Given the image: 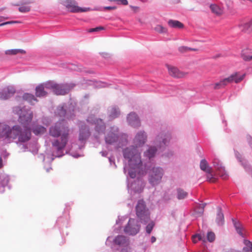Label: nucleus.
<instances>
[{"label": "nucleus", "instance_id": "cd10ccee", "mask_svg": "<svg viewBox=\"0 0 252 252\" xmlns=\"http://www.w3.org/2000/svg\"><path fill=\"white\" fill-rule=\"evenodd\" d=\"M46 89L43 85L41 84L36 87L35 94L37 97H44L46 96L47 93L45 90Z\"/></svg>", "mask_w": 252, "mask_h": 252}, {"label": "nucleus", "instance_id": "3c124183", "mask_svg": "<svg viewBox=\"0 0 252 252\" xmlns=\"http://www.w3.org/2000/svg\"><path fill=\"white\" fill-rule=\"evenodd\" d=\"M17 23H19V22L17 21H11L6 22H4V23L0 24V27L3 26H4L6 25H8V24H12Z\"/></svg>", "mask_w": 252, "mask_h": 252}, {"label": "nucleus", "instance_id": "052dcab7", "mask_svg": "<svg viewBox=\"0 0 252 252\" xmlns=\"http://www.w3.org/2000/svg\"><path fill=\"white\" fill-rule=\"evenodd\" d=\"M2 166V158L0 157V168Z\"/></svg>", "mask_w": 252, "mask_h": 252}, {"label": "nucleus", "instance_id": "0e129e2a", "mask_svg": "<svg viewBox=\"0 0 252 252\" xmlns=\"http://www.w3.org/2000/svg\"><path fill=\"white\" fill-rule=\"evenodd\" d=\"M106 9H114L113 7H111V6H108V7H105Z\"/></svg>", "mask_w": 252, "mask_h": 252}, {"label": "nucleus", "instance_id": "9d476101", "mask_svg": "<svg viewBox=\"0 0 252 252\" xmlns=\"http://www.w3.org/2000/svg\"><path fill=\"white\" fill-rule=\"evenodd\" d=\"M136 174V176H137V179L130 184L128 182L127 183V188L131 191L140 193L143 190L145 185L143 179L141 178L144 175H140L137 172Z\"/></svg>", "mask_w": 252, "mask_h": 252}, {"label": "nucleus", "instance_id": "5701e85b", "mask_svg": "<svg viewBox=\"0 0 252 252\" xmlns=\"http://www.w3.org/2000/svg\"><path fill=\"white\" fill-rule=\"evenodd\" d=\"M109 120H112L118 118L120 115L119 108L115 106L110 107L108 110Z\"/></svg>", "mask_w": 252, "mask_h": 252}, {"label": "nucleus", "instance_id": "f8f14e48", "mask_svg": "<svg viewBox=\"0 0 252 252\" xmlns=\"http://www.w3.org/2000/svg\"><path fill=\"white\" fill-rule=\"evenodd\" d=\"M245 74L239 75L237 73H235L230 75L229 77L221 80L220 82L217 83L214 87L215 89H218L225 86L228 83L233 81L238 83L241 81L245 77Z\"/></svg>", "mask_w": 252, "mask_h": 252}, {"label": "nucleus", "instance_id": "603ef678", "mask_svg": "<svg viewBox=\"0 0 252 252\" xmlns=\"http://www.w3.org/2000/svg\"><path fill=\"white\" fill-rule=\"evenodd\" d=\"M247 140L250 147L252 149V137L250 135H247Z\"/></svg>", "mask_w": 252, "mask_h": 252}, {"label": "nucleus", "instance_id": "a211bd4d", "mask_svg": "<svg viewBox=\"0 0 252 252\" xmlns=\"http://www.w3.org/2000/svg\"><path fill=\"white\" fill-rule=\"evenodd\" d=\"M128 124L134 128H138L141 126V122L139 117L135 112H130L126 117Z\"/></svg>", "mask_w": 252, "mask_h": 252}, {"label": "nucleus", "instance_id": "4d7b16f0", "mask_svg": "<svg viewBox=\"0 0 252 252\" xmlns=\"http://www.w3.org/2000/svg\"><path fill=\"white\" fill-rule=\"evenodd\" d=\"M151 241L152 243H154V242H156V237H154V236H152V237H151Z\"/></svg>", "mask_w": 252, "mask_h": 252}, {"label": "nucleus", "instance_id": "c756f323", "mask_svg": "<svg viewBox=\"0 0 252 252\" xmlns=\"http://www.w3.org/2000/svg\"><path fill=\"white\" fill-rule=\"evenodd\" d=\"M32 130L33 133L36 135L43 134L46 130V128L40 125H34L32 126L31 130Z\"/></svg>", "mask_w": 252, "mask_h": 252}, {"label": "nucleus", "instance_id": "6e6d98bb", "mask_svg": "<svg viewBox=\"0 0 252 252\" xmlns=\"http://www.w3.org/2000/svg\"><path fill=\"white\" fill-rule=\"evenodd\" d=\"M100 154L101 155L102 157H106L108 155V152L107 151H101Z\"/></svg>", "mask_w": 252, "mask_h": 252}, {"label": "nucleus", "instance_id": "7c9ffc66", "mask_svg": "<svg viewBox=\"0 0 252 252\" xmlns=\"http://www.w3.org/2000/svg\"><path fill=\"white\" fill-rule=\"evenodd\" d=\"M188 195V193L181 188L176 189V196L178 199L182 200L185 199Z\"/></svg>", "mask_w": 252, "mask_h": 252}, {"label": "nucleus", "instance_id": "ea45409f", "mask_svg": "<svg viewBox=\"0 0 252 252\" xmlns=\"http://www.w3.org/2000/svg\"><path fill=\"white\" fill-rule=\"evenodd\" d=\"M154 30L159 33H165L167 32V29L160 25H157Z\"/></svg>", "mask_w": 252, "mask_h": 252}, {"label": "nucleus", "instance_id": "aec40b11", "mask_svg": "<svg viewBox=\"0 0 252 252\" xmlns=\"http://www.w3.org/2000/svg\"><path fill=\"white\" fill-rule=\"evenodd\" d=\"M16 90L14 86H8L3 89L0 92V98L2 99H7L12 96L15 93Z\"/></svg>", "mask_w": 252, "mask_h": 252}, {"label": "nucleus", "instance_id": "c9c22d12", "mask_svg": "<svg viewBox=\"0 0 252 252\" xmlns=\"http://www.w3.org/2000/svg\"><path fill=\"white\" fill-rule=\"evenodd\" d=\"M200 167L202 170L205 172H208L212 169L211 168L208 166L207 162L205 159H202L201 160L200 163Z\"/></svg>", "mask_w": 252, "mask_h": 252}, {"label": "nucleus", "instance_id": "f257e3e1", "mask_svg": "<svg viewBox=\"0 0 252 252\" xmlns=\"http://www.w3.org/2000/svg\"><path fill=\"white\" fill-rule=\"evenodd\" d=\"M32 136L30 126L15 125L10 126L7 125L0 124V138L6 141H15L17 144H22L29 141Z\"/></svg>", "mask_w": 252, "mask_h": 252}, {"label": "nucleus", "instance_id": "2f4dec72", "mask_svg": "<svg viewBox=\"0 0 252 252\" xmlns=\"http://www.w3.org/2000/svg\"><path fill=\"white\" fill-rule=\"evenodd\" d=\"M45 88L46 89L52 90L55 93V90L57 87V83L53 81H48L45 83H43Z\"/></svg>", "mask_w": 252, "mask_h": 252}, {"label": "nucleus", "instance_id": "338daca9", "mask_svg": "<svg viewBox=\"0 0 252 252\" xmlns=\"http://www.w3.org/2000/svg\"><path fill=\"white\" fill-rule=\"evenodd\" d=\"M49 159L50 160V162H52L54 159V158L52 157L50 159L49 158Z\"/></svg>", "mask_w": 252, "mask_h": 252}, {"label": "nucleus", "instance_id": "f704fd0d", "mask_svg": "<svg viewBox=\"0 0 252 252\" xmlns=\"http://www.w3.org/2000/svg\"><path fill=\"white\" fill-rule=\"evenodd\" d=\"M243 243L245 247L243 248V250L244 252H252V243L249 240L244 239Z\"/></svg>", "mask_w": 252, "mask_h": 252}, {"label": "nucleus", "instance_id": "13d9d810", "mask_svg": "<svg viewBox=\"0 0 252 252\" xmlns=\"http://www.w3.org/2000/svg\"><path fill=\"white\" fill-rule=\"evenodd\" d=\"M7 18H8L7 17H4L0 16V22H2L4 19H6Z\"/></svg>", "mask_w": 252, "mask_h": 252}, {"label": "nucleus", "instance_id": "a878e982", "mask_svg": "<svg viewBox=\"0 0 252 252\" xmlns=\"http://www.w3.org/2000/svg\"><path fill=\"white\" fill-rule=\"evenodd\" d=\"M216 221L219 226H221L224 224V215L220 207H217V214Z\"/></svg>", "mask_w": 252, "mask_h": 252}, {"label": "nucleus", "instance_id": "423d86ee", "mask_svg": "<svg viewBox=\"0 0 252 252\" xmlns=\"http://www.w3.org/2000/svg\"><path fill=\"white\" fill-rule=\"evenodd\" d=\"M136 216L139 221L143 224L147 223L150 220V212L147 207L145 202L143 200H139L135 207Z\"/></svg>", "mask_w": 252, "mask_h": 252}, {"label": "nucleus", "instance_id": "b1692460", "mask_svg": "<svg viewBox=\"0 0 252 252\" xmlns=\"http://www.w3.org/2000/svg\"><path fill=\"white\" fill-rule=\"evenodd\" d=\"M167 68L169 74L174 77L181 78L185 75V74L181 72L177 67L167 65Z\"/></svg>", "mask_w": 252, "mask_h": 252}, {"label": "nucleus", "instance_id": "774afa93", "mask_svg": "<svg viewBox=\"0 0 252 252\" xmlns=\"http://www.w3.org/2000/svg\"><path fill=\"white\" fill-rule=\"evenodd\" d=\"M228 252H239L236 251L235 250H231V251H229Z\"/></svg>", "mask_w": 252, "mask_h": 252}, {"label": "nucleus", "instance_id": "f03ea898", "mask_svg": "<svg viewBox=\"0 0 252 252\" xmlns=\"http://www.w3.org/2000/svg\"><path fill=\"white\" fill-rule=\"evenodd\" d=\"M70 129L64 120H62L56 122L49 128V134L54 137H59V139H56L52 142V146L56 151L55 157H62L64 155L63 150L68 140V136Z\"/></svg>", "mask_w": 252, "mask_h": 252}, {"label": "nucleus", "instance_id": "bb28decb", "mask_svg": "<svg viewBox=\"0 0 252 252\" xmlns=\"http://www.w3.org/2000/svg\"><path fill=\"white\" fill-rule=\"evenodd\" d=\"M235 155L238 161L241 162L242 165L243 166L246 171H249L251 169V168L248 164L247 161L242 158L241 155L238 152L235 151Z\"/></svg>", "mask_w": 252, "mask_h": 252}, {"label": "nucleus", "instance_id": "4c0bfd02", "mask_svg": "<svg viewBox=\"0 0 252 252\" xmlns=\"http://www.w3.org/2000/svg\"><path fill=\"white\" fill-rule=\"evenodd\" d=\"M251 21L248 23H246L243 25L240 26V28H242V31L244 32H252V26Z\"/></svg>", "mask_w": 252, "mask_h": 252}, {"label": "nucleus", "instance_id": "412c9836", "mask_svg": "<svg viewBox=\"0 0 252 252\" xmlns=\"http://www.w3.org/2000/svg\"><path fill=\"white\" fill-rule=\"evenodd\" d=\"M232 222L237 233L243 238H246V231L242 225L239 221L235 219H232Z\"/></svg>", "mask_w": 252, "mask_h": 252}, {"label": "nucleus", "instance_id": "864d4df0", "mask_svg": "<svg viewBox=\"0 0 252 252\" xmlns=\"http://www.w3.org/2000/svg\"><path fill=\"white\" fill-rule=\"evenodd\" d=\"M109 161L111 165H112V164H113L115 166V167H116V165L115 162V159L113 157H109Z\"/></svg>", "mask_w": 252, "mask_h": 252}, {"label": "nucleus", "instance_id": "7ed1b4c3", "mask_svg": "<svg viewBox=\"0 0 252 252\" xmlns=\"http://www.w3.org/2000/svg\"><path fill=\"white\" fill-rule=\"evenodd\" d=\"M123 154L125 159L128 160V164L124 167V172L128 177L132 179L136 177V172L140 175L145 174V168L143 167L141 159L140 154L138 150L134 146H130L123 150Z\"/></svg>", "mask_w": 252, "mask_h": 252}, {"label": "nucleus", "instance_id": "39448f33", "mask_svg": "<svg viewBox=\"0 0 252 252\" xmlns=\"http://www.w3.org/2000/svg\"><path fill=\"white\" fill-rule=\"evenodd\" d=\"M13 112L19 115L18 121L22 125L29 126L33 118V112L24 106H16L13 108Z\"/></svg>", "mask_w": 252, "mask_h": 252}, {"label": "nucleus", "instance_id": "37998d69", "mask_svg": "<svg viewBox=\"0 0 252 252\" xmlns=\"http://www.w3.org/2000/svg\"><path fill=\"white\" fill-rule=\"evenodd\" d=\"M207 240L210 242H213L215 239V235L214 233L212 232H209L207 233Z\"/></svg>", "mask_w": 252, "mask_h": 252}, {"label": "nucleus", "instance_id": "58836bf2", "mask_svg": "<svg viewBox=\"0 0 252 252\" xmlns=\"http://www.w3.org/2000/svg\"><path fill=\"white\" fill-rule=\"evenodd\" d=\"M6 55H16L18 53L25 54L26 51L22 49H10L5 51Z\"/></svg>", "mask_w": 252, "mask_h": 252}, {"label": "nucleus", "instance_id": "79ce46f5", "mask_svg": "<svg viewBox=\"0 0 252 252\" xmlns=\"http://www.w3.org/2000/svg\"><path fill=\"white\" fill-rule=\"evenodd\" d=\"M192 240L194 243H196L198 241L203 240V238L201 234H197L192 236Z\"/></svg>", "mask_w": 252, "mask_h": 252}, {"label": "nucleus", "instance_id": "680f3d73", "mask_svg": "<svg viewBox=\"0 0 252 252\" xmlns=\"http://www.w3.org/2000/svg\"><path fill=\"white\" fill-rule=\"evenodd\" d=\"M189 51H196L197 49H195V48H189V49H188Z\"/></svg>", "mask_w": 252, "mask_h": 252}, {"label": "nucleus", "instance_id": "69168bd1", "mask_svg": "<svg viewBox=\"0 0 252 252\" xmlns=\"http://www.w3.org/2000/svg\"><path fill=\"white\" fill-rule=\"evenodd\" d=\"M31 2H31V1H30V0H27V1H26L25 2V3H26V4H29V3H31Z\"/></svg>", "mask_w": 252, "mask_h": 252}, {"label": "nucleus", "instance_id": "a18cd8bd", "mask_svg": "<svg viewBox=\"0 0 252 252\" xmlns=\"http://www.w3.org/2000/svg\"><path fill=\"white\" fill-rule=\"evenodd\" d=\"M212 169L210 171L208 172H206L207 173V180L209 182H213L215 181V179L214 178L213 174H212Z\"/></svg>", "mask_w": 252, "mask_h": 252}, {"label": "nucleus", "instance_id": "e2e57ef3", "mask_svg": "<svg viewBox=\"0 0 252 252\" xmlns=\"http://www.w3.org/2000/svg\"><path fill=\"white\" fill-rule=\"evenodd\" d=\"M111 238H112V237H108V238H107V240H106V244H108V242H109V240H110V239H111Z\"/></svg>", "mask_w": 252, "mask_h": 252}, {"label": "nucleus", "instance_id": "49530a36", "mask_svg": "<svg viewBox=\"0 0 252 252\" xmlns=\"http://www.w3.org/2000/svg\"><path fill=\"white\" fill-rule=\"evenodd\" d=\"M95 86L96 87L98 88L106 87L107 86V84L105 82L101 81L96 82Z\"/></svg>", "mask_w": 252, "mask_h": 252}, {"label": "nucleus", "instance_id": "4be33fe9", "mask_svg": "<svg viewBox=\"0 0 252 252\" xmlns=\"http://www.w3.org/2000/svg\"><path fill=\"white\" fill-rule=\"evenodd\" d=\"M113 241L114 245L121 247H126L129 244L128 239L123 235H118Z\"/></svg>", "mask_w": 252, "mask_h": 252}, {"label": "nucleus", "instance_id": "c03bdc74", "mask_svg": "<svg viewBox=\"0 0 252 252\" xmlns=\"http://www.w3.org/2000/svg\"><path fill=\"white\" fill-rule=\"evenodd\" d=\"M30 7L29 6L23 5L19 7V10L21 12L25 13L30 10Z\"/></svg>", "mask_w": 252, "mask_h": 252}, {"label": "nucleus", "instance_id": "bf43d9fd", "mask_svg": "<svg viewBox=\"0 0 252 252\" xmlns=\"http://www.w3.org/2000/svg\"><path fill=\"white\" fill-rule=\"evenodd\" d=\"M95 32V28L90 29L89 30V32Z\"/></svg>", "mask_w": 252, "mask_h": 252}, {"label": "nucleus", "instance_id": "09e8293b", "mask_svg": "<svg viewBox=\"0 0 252 252\" xmlns=\"http://www.w3.org/2000/svg\"><path fill=\"white\" fill-rule=\"evenodd\" d=\"M113 1L116 2L118 4H122L126 5L128 4V1L127 0H113Z\"/></svg>", "mask_w": 252, "mask_h": 252}, {"label": "nucleus", "instance_id": "473e14b6", "mask_svg": "<svg viewBox=\"0 0 252 252\" xmlns=\"http://www.w3.org/2000/svg\"><path fill=\"white\" fill-rule=\"evenodd\" d=\"M168 25L173 28H182L184 27L183 24L177 20H170L168 22Z\"/></svg>", "mask_w": 252, "mask_h": 252}, {"label": "nucleus", "instance_id": "a19ab883", "mask_svg": "<svg viewBox=\"0 0 252 252\" xmlns=\"http://www.w3.org/2000/svg\"><path fill=\"white\" fill-rule=\"evenodd\" d=\"M154 225L155 223L154 222V221H150L146 227V233H148V234H150L151 233Z\"/></svg>", "mask_w": 252, "mask_h": 252}, {"label": "nucleus", "instance_id": "6e6552de", "mask_svg": "<svg viewBox=\"0 0 252 252\" xmlns=\"http://www.w3.org/2000/svg\"><path fill=\"white\" fill-rule=\"evenodd\" d=\"M120 133L119 128L116 126H113L110 127V130L105 136V143L107 145H114L118 148L121 147L118 142L119 140Z\"/></svg>", "mask_w": 252, "mask_h": 252}, {"label": "nucleus", "instance_id": "0eeeda50", "mask_svg": "<svg viewBox=\"0 0 252 252\" xmlns=\"http://www.w3.org/2000/svg\"><path fill=\"white\" fill-rule=\"evenodd\" d=\"M164 174V170L160 167H153L148 172V180L149 184L155 187L159 185L162 181Z\"/></svg>", "mask_w": 252, "mask_h": 252}, {"label": "nucleus", "instance_id": "1a4fd4ad", "mask_svg": "<svg viewBox=\"0 0 252 252\" xmlns=\"http://www.w3.org/2000/svg\"><path fill=\"white\" fill-rule=\"evenodd\" d=\"M59 1L71 12H84L90 10V8H81L78 6L77 2L75 0H59Z\"/></svg>", "mask_w": 252, "mask_h": 252}, {"label": "nucleus", "instance_id": "6ab92c4d", "mask_svg": "<svg viewBox=\"0 0 252 252\" xmlns=\"http://www.w3.org/2000/svg\"><path fill=\"white\" fill-rule=\"evenodd\" d=\"M213 165L218 171V174L223 179L227 178V174L225 170L224 167L222 166L221 162L217 158H215L213 161Z\"/></svg>", "mask_w": 252, "mask_h": 252}, {"label": "nucleus", "instance_id": "ddd939ff", "mask_svg": "<svg viewBox=\"0 0 252 252\" xmlns=\"http://www.w3.org/2000/svg\"><path fill=\"white\" fill-rule=\"evenodd\" d=\"M140 225L138 222L134 219H129L127 225L124 228L126 233L130 235H135L137 234L140 230Z\"/></svg>", "mask_w": 252, "mask_h": 252}, {"label": "nucleus", "instance_id": "9b49d317", "mask_svg": "<svg viewBox=\"0 0 252 252\" xmlns=\"http://www.w3.org/2000/svg\"><path fill=\"white\" fill-rule=\"evenodd\" d=\"M87 122L92 125H94V130L98 134L104 133L106 126L101 119L97 118L93 115H91L87 119Z\"/></svg>", "mask_w": 252, "mask_h": 252}, {"label": "nucleus", "instance_id": "72a5a7b5", "mask_svg": "<svg viewBox=\"0 0 252 252\" xmlns=\"http://www.w3.org/2000/svg\"><path fill=\"white\" fill-rule=\"evenodd\" d=\"M210 7L212 12L217 15H220L223 13V9L216 4H211Z\"/></svg>", "mask_w": 252, "mask_h": 252}, {"label": "nucleus", "instance_id": "c85d7f7f", "mask_svg": "<svg viewBox=\"0 0 252 252\" xmlns=\"http://www.w3.org/2000/svg\"><path fill=\"white\" fill-rule=\"evenodd\" d=\"M23 99L27 101L32 105H34L38 101L34 95L29 93L24 94L23 96Z\"/></svg>", "mask_w": 252, "mask_h": 252}, {"label": "nucleus", "instance_id": "4468645a", "mask_svg": "<svg viewBox=\"0 0 252 252\" xmlns=\"http://www.w3.org/2000/svg\"><path fill=\"white\" fill-rule=\"evenodd\" d=\"M66 107V104L65 103L60 105L55 110V115L60 117H64L68 119H72L74 115V109H70L67 111Z\"/></svg>", "mask_w": 252, "mask_h": 252}, {"label": "nucleus", "instance_id": "2eb2a0df", "mask_svg": "<svg viewBox=\"0 0 252 252\" xmlns=\"http://www.w3.org/2000/svg\"><path fill=\"white\" fill-rule=\"evenodd\" d=\"M79 141L81 144H85L87 139L90 136V131L88 126L84 122L79 124Z\"/></svg>", "mask_w": 252, "mask_h": 252}, {"label": "nucleus", "instance_id": "de8ad7c7", "mask_svg": "<svg viewBox=\"0 0 252 252\" xmlns=\"http://www.w3.org/2000/svg\"><path fill=\"white\" fill-rule=\"evenodd\" d=\"M71 151V149L69 148H67L66 150V153H68L69 152V154L73 157L75 158H78L79 157H81L82 156L80 154L74 153L73 152H70Z\"/></svg>", "mask_w": 252, "mask_h": 252}, {"label": "nucleus", "instance_id": "20e7f679", "mask_svg": "<svg viewBox=\"0 0 252 252\" xmlns=\"http://www.w3.org/2000/svg\"><path fill=\"white\" fill-rule=\"evenodd\" d=\"M171 139V134L166 130L161 131L156 137L154 144L156 146H148L144 152V157L150 160L155 158L158 151L157 147L163 150L167 146Z\"/></svg>", "mask_w": 252, "mask_h": 252}, {"label": "nucleus", "instance_id": "393cba45", "mask_svg": "<svg viewBox=\"0 0 252 252\" xmlns=\"http://www.w3.org/2000/svg\"><path fill=\"white\" fill-rule=\"evenodd\" d=\"M9 181V176L4 174H0V192H3L4 191V188L7 185Z\"/></svg>", "mask_w": 252, "mask_h": 252}, {"label": "nucleus", "instance_id": "f3484780", "mask_svg": "<svg viewBox=\"0 0 252 252\" xmlns=\"http://www.w3.org/2000/svg\"><path fill=\"white\" fill-rule=\"evenodd\" d=\"M147 135L144 130L139 131L133 139V144L137 148L143 146L147 141Z\"/></svg>", "mask_w": 252, "mask_h": 252}, {"label": "nucleus", "instance_id": "e433bc0d", "mask_svg": "<svg viewBox=\"0 0 252 252\" xmlns=\"http://www.w3.org/2000/svg\"><path fill=\"white\" fill-rule=\"evenodd\" d=\"M249 49L244 50L242 51V56L244 60L249 61L252 60V55L249 54Z\"/></svg>", "mask_w": 252, "mask_h": 252}, {"label": "nucleus", "instance_id": "5fc2aeb1", "mask_svg": "<svg viewBox=\"0 0 252 252\" xmlns=\"http://www.w3.org/2000/svg\"><path fill=\"white\" fill-rule=\"evenodd\" d=\"M104 29V28L103 27H102V26H99V27L95 28V32H98V31H99L100 30H103Z\"/></svg>", "mask_w": 252, "mask_h": 252}, {"label": "nucleus", "instance_id": "dca6fc26", "mask_svg": "<svg viewBox=\"0 0 252 252\" xmlns=\"http://www.w3.org/2000/svg\"><path fill=\"white\" fill-rule=\"evenodd\" d=\"M75 86L73 83L57 84L55 94L57 95H64L67 94Z\"/></svg>", "mask_w": 252, "mask_h": 252}, {"label": "nucleus", "instance_id": "8fccbe9b", "mask_svg": "<svg viewBox=\"0 0 252 252\" xmlns=\"http://www.w3.org/2000/svg\"><path fill=\"white\" fill-rule=\"evenodd\" d=\"M188 49H189V47H188L181 46V47H179L178 50L179 52H180L181 53H184V52H187L189 51Z\"/></svg>", "mask_w": 252, "mask_h": 252}]
</instances>
